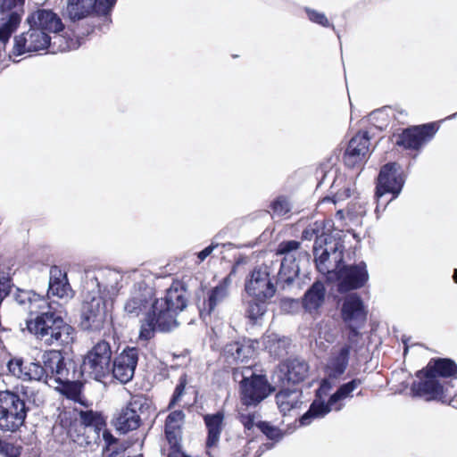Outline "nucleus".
I'll return each mask as SVG.
<instances>
[{
  "instance_id": "22",
  "label": "nucleus",
  "mask_w": 457,
  "mask_h": 457,
  "mask_svg": "<svg viewBox=\"0 0 457 457\" xmlns=\"http://www.w3.org/2000/svg\"><path fill=\"white\" fill-rule=\"evenodd\" d=\"M327 289L321 280H315L303 293L301 304L309 314L317 313L326 300Z\"/></svg>"
},
{
  "instance_id": "40",
  "label": "nucleus",
  "mask_w": 457,
  "mask_h": 457,
  "mask_svg": "<svg viewBox=\"0 0 457 457\" xmlns=\"http://www.w3.org/2000/svg\"><path fill=\"white\" fill-rule=\"evenodd\" d=\"M391 106L386 105L373 110V129L383 131L386 129L390 122Z\"/></svg>"
},
{
  "instance_id": "52",
  "label": "nucleus",
  "mask_w": 457,
  "mask_h": 457,
  "mask_svg": "<svg viewBox=\"0 0 457 457\" xmlns=\"http://www.w3.org/2000/svg\"><path fill=\"white\" fill-rule=\"evenodd\" d=\"M361 384V380L353 378L346 383L340 385L336 391H337L343 398L348 397L352 392Z\"/></svg>"
},
{
  "instance_id": "18",
  "label": "nucleus",
  "mask_w": 457,
  "mask_h": 457,
  "mask_svg": "<svg viewBox=\"0 0 457 457\" xmlns=\"http://www.w3.org/2000/svg\"><path fill=\"white\" fill-rule=\"evenodd\" d=\"M155 297V289L145 281L136 283L129 299L124 304L125 312L130 317H138L140 313L149 311Z\"/></svg>"
},
{
  "instance_id": "8",
  "label": "nucleus",
  "mask_w": 457,
  "mask_h": 457,
  "mask_svg": "<svg viewBox=\"0 0 457 457\" xmlns=\"http://www.w3.org/2000/svg\"><path fill=\"white\" fill-rule=\"evenodd\" d=\"M79 363L75 359L63 357L62 365L55 370L54 382L58 384L60 393L66 398L74 400L79 396L82 388L83 381L87 380V374L78 368Z\"/></svg>"
},
{
  "instance_id": "51",
  "label": "nucleus",
  "mask_w": 457,
  "mask_h": 457,
  "mask_svg": "<svg viewBox=\"0 0 457 457\" xmlns=\"http://www.w3.org/2000/svg\"><path fill=\"white\" fill-rule=\"evenodd\" d=\"M22 447L4 441L0 454L4 457H21Z\"/></svg>"
},
{
  "instance_id": "60",
  "label": "nucleus",
  "mask_w": 457,
  "mask_h": 457,
  "mask_svg": "<svg viewBox=\"0 0 457 457\" xmlns=\"http://www.w3.org/2000/svg\"><path fill=\"white\" fill-rule=\"evenodd\" d=\"M275 445L276 444L271 442L262 444L255 452V457H261L266 451L274 448Z\"/></svg>"
},
{
  "instance_id": "30",
  "label": "nucleus",
  "mask_w": 457,
  "mask_h": 457,
  "mask_svg": "<svg viewBox=\"0 0 457 457\" xmlns=\"http://www.w3.org/2000/svg\"><path fill=\"white\" fill-rule=\"evenodd\" d=\"M330 411L331 408L324 398L314 396L309 409L300 417L299 422L302 426L310 425L313 420L324 418Z\"/></svg>"
},
{
  "instance_id": "53",
  "label": "nucleus",
  "mask_w": 457,
  "mask_h": 457,
  "mask_svg": "<svg viewBox=\"0 0 457 457\" xmlns=\"http://www.w3.org/2000/svg\"><path fill=\"white\" fill-rule=\"evenodd\" d=\"M101 432L103 440L104 441V445L103 447V454H105L107 452L110 451V447L112 445L118 444L119 439L115 437L112 435V431L108 429L106 427Z\"/></svg>"
},
{
  "instance_id": "36",
  "label": "nucleus",
  "mask_w": 457,
  "mask_h": 457,
  "mask_svg": "<svg viewBox=\"0 0 457 457\" xmlns=\"http://www.w3.org/2000/svg\"><path fill=\"white\" fill-rule=\"evenodd\" d=\"M268 301L259 299L258 297H252V300L248 302L245 315L253 323H256L266 313Z\"/></svg>"
},
{
  "instance_id": "23",
  "label": "nucleus",
  "mask_w": 457,
  "mask_h": 457,
  "mask_svg": "<svg viewBox=\"0 0 457 457\" xmlns=\"http://www.w3.org/2000/svg\"><path fill=\"white\" fill-rule=\"evenodd\" d=\"M424 371H430L439 380L456 379L457 378V363L454 360L448 357H435L430 359L427 366L419 370V374Z\"/></svg>"
},
{
  "instance_id": "26",
  "label": "nucleus",
  "mask_w": 457,
  "mask_h": 457,
  "mask_svg": "<svg viewBox=\"0 0 457 457\" xmlns=\"http://www.w3.org/2000/svg\"><path fill=\"white\" fill-rule=\"evenodd\" d=\"M142 420L133 404L129 403L121 409L118 417L114 420V427L120 434H127L129 431L138 428Z\"/></svg>"
},
{
  "instance_id": "46",
  "label": "nucleus",
  "mask_w": 457,
  "mask_h": 457,
  "mask_svg": "<svg viewBox=\"0 0 457 457\" xmlns=\"http://www.w3.org/2000/svg\"><path fill=\"white\" fill-rule=\"evenodd\" d=\"M270 206L274 214L279 217L287 214L291 211V204L285 195L276 197Z\"/></svg>"
},
{
  "instance_id": "33",
  "label": "nucleus",
  "mask_w": 457,
  "mask_h": 457,
  "mask_svg": "<svg viewBox=\"0 0 457 457\" xmlns=\"http://www.w3.org/2000/svg\"><path fill=\"white\" fill-rule=\"evenodd\" d=\"M320 238L315 240L312 247L315 266L321 274H332L333 268L328 264L332 260L331 255L328 249L320 247Z\"/></svg>"
},
{
  "instance_id": "31",
  "label": "nucleus",
  "mask_w": 457,
  "mask_h": 457,
  "mask_svg": "<svg viewBox=\"0 0 457 457\" xmlns=\"http://www.w3.org/2000/svg\"><path fill=\"white\" fill-rule=\"evenodd\" d=\"M66 13L71 22L87 18L93 14L92 0H67Z\"/></svg>"
},
{
  "instance_id": "59",
  "label": "nucleus",
  "mask_w": 457,
  "mask_h": 457,
  "mask_svg": "<svg viewBox=\"0 0 457 457\" xmlns=\"http://www.w3.org/2000/svg\"><path fill=\"white\" fill-rule=\"evenodd\" d=\"M345 398H343L342 395L337 391H335L330 396L328 397V402H326L328 404H329V407L332 409V407H335L336 411H340L342 409V404L340 403Z\"/></svg>"
},
{
  "instance_id": "4",
  "label": "nucleus",
  "mask_w": 457,
  "mask_h": 457,
  "mask_svg": "<svg viewBox=\"0 0 457 457\" xmlns=\"http://www.w3.org/2000/svg\"><path fill=\"white\" fill-rule=\"evenodd\" d=\"M29 30L14 37L12 54L16 56L29 52H37L49 49L50 52L69 51L79 46L78 40L65 39L64 45L55 47V41L52 43V37L36 26H29Z\"/></svg>"
},
{
  "instance_id": "28",
  "label": "nucleus",
  "mask_w": 457,
  "mask_h": 457,
  "mask_svg": "<svg viewBox=\"0 0 457 457\" xmlns=\"http://www.w3.org/2000/svg\"><path fill=\"white\" fill-rule=\"evenodd\" d=\"M299 274L300 267L296 262L295 256L284 257L281 261L280 268L277 275L276 284H282L283 288L286 286H291Z\"/></svg>"
},
{
  "instance_id": "25",
  "label": "nucleus",
  "mask_w": 457,
  "mask_h": 457,
  "mask_svg": "<svg viewBox=\"0 0 457 457\" xmlns=\"http://www.w3.org/2000/svg\"><path fill=\"white\" fill-rule=\"evenodd\" d=\"M224 419L225 415L222 411L208 413L204 416V425L207 429L205 439V448L207 450L218 445L224 427Z\"/></svg>"
},
{
  "instance_id": "64",
  "label": "nucleus",
  "mask_w": 457,
  "mask_h": 457,
  "mask_svg": "<svg viewBox=\"0 0 457 457\" xmlns=\"http://www.w3.org/2000/svg\"><path fill=\"white\" fill-rule=\"evenodd\" d=\"M125 450H126L125 446H117V447L113 448L112 451H109L110 453L107 454L106 457H117L119 454H120Z\"/></svg>"
},
{
  "instance_id": "38",
  "label": "nucleus",
  "mask_w": 457,
  "mask_h": 457,
  "mask_svg": "<svg viewBox=\"0 0 457 457\" xmlns=\"http://www.w3.org/2000/svg\"><path fill=\"white\" fill-rule=\"evenodd\" d=\"M290 344V338L273 334L268 340L267 347L273 356L281 357L287 353Z\"/></svg>"
},
{
  "instance_id": "42",
  "label": "nucleus",
  "mask_w": 457,
  "mask_h": 457,
  "mask_svg": "<svg viewBox=\"0 0 457 457\" xmlns=\"http://www.w3.org/2000/svg\"><path fill=\"white\" fill-rule=\"evenodd\" d=\"M303 10L311 22L318 24L323 28H332V29L337 32L335 26L329 22L324 12H319L311 7H304Z\"/></svg>"
},
{
  "instance_id": "45",
  "label": "nucleus",
  "mask_w": 457,
  "mask_h": 457,
  "mask_svg": "<svg viewBox=\"0 0 457 457\" xmlns=\"http://www.w3.org/2000/svg\"><path fill=\"white\" fill-rule=\"evenodd\" d=\"M374 199L376 202L375 213L377 215V219L379 218V215L382 212H384L387 205L393 202L395 199H392V195H389L387 192L379 191L375 188L374 192Z\"/></svg>"
},
{
  "instance_id": "43",
  "label": "nucleus",
  "mask_w": 457,
  "mask_h": 457,
  "mask_svg": "<svg viewBox=\"0 0 457 457\" xmlns=\"http://www.w3.org/2000/svg\"><path fill=\"white\" fill-rule=\"evenodd\" d=\"M338 179L334 178L333 183L330 187V195H327L323 198L322 202H330L336 204L339 201H344L351 196V189L348 187H344L343 189H338L334 191L336 184L337 183Z\"/></svg>"
},
{
  "instance_id": "14",
  "label": "nucleus",
  "mask_w": 457,
  "mask_h": 457,
  "mask_svg": "<svg viewBox=\"0 0 457 457\" xmlns=\"http://www.w3.org/2000/svg\"><path fill=\"white\" fill-rule=\"evenodd\" d=\"M79 426L83 428V435H78V440L82 446L92 444L99 445L101 443V431L107 426V418L102 411L89 410L78 411Z\"/></svg>"
},
{
  "instance_id": "55",
  "label": "nucleus",
  "mask_w": 457,
  "mask_h": 457,
  "mask_svg": "<svg viewBox=\"0 0 457 457\" xmlns=\"http://www.w3.org/2000/svg\"><path fill=\"white\" fill-rule=\"evenodd\" d=\"M25 0H0V10L2 12L19 10L23 6Z\"/></svg>"
},
{
  "instance_id": "2",
  "label": "nucleus",
  "mask_w": 457,
  "mask_h": 457,
  "mask_svg": "<svg viewBox=\"0 0 457 457\" xmlns=\"http://www.w3.org/2000/svg\"><path fill=\"white\" fill-rule=\"evenodd\" d=\"M59 305L46 302V311L38 313L34 320H27V329L47 345H68L74 341L75 328L63 320L61 312L55 308Z\"/></svg>"
},
{
  "instance_id": "15",
  "label": "nucleus",
  "mask_w": 457,
  "mask_h": 457,
  "mask_svg": "<svg viewBox=\"0 0 457 457\" xmlns=\"http://www.w3.org/2000/svg\"><path fill=\"white\" fill-rule=\"evenodd\" d=\"M407 175L397 162H387L383 164L376 178V189L387 192L392 199H397L401 195Z\"/></svg>"
},
{
  "instance_id": "58",
  "label": "nucleus",
  "mask_w": 457,
  "mask_h": 457,
  "mask_svg": "<svg viewBox=\"0 0 457 457\" xmlns=\"http://www.w3.org/2000/svg\"><path fill=\"white\" fill-rule=\"evenodd\" d=\"M300 306V301L294 298H286L281 301V308L287 312H295Z\"/></svg>"
},
{
  "instance_id": "19",
  "label": "nucleus",
  "mask_w": 457,
  "mask_h": 457,
  "mask_svg": "<svg viewBox=\"0 0 457 457\" xmlns=\"http://www.w3.org/2000/svg\"><path fill=\"white\" fill-rule=\"evenodd\" d=\"M138 352L137 347L126 346L112 361L111 373L121 384H127L134 378L138 362Z\"/></svg>"
},
{
  "instance_id": "62",
  "label": "nucleus",
  "mask_w": 457,
  "mask_h": 457,
  "mask_svg": "<svg viewBox=\"0 0 457 457\" xmlns=\"http://www.w3.org/2000/svg\"><path fill=\"white\" fill-rule=\"evenodd\" d=\"M212 248L206 246L197 253V258L199 259L200 262H204L208 256L212 254Z\"/></svg>"
},
{
  "instance_id": "47",
  "label": "nucleus",
  "mask_w": 457,
  "mask_h": 457,
  "mask_svg": "<svg viewBox=\"0 0 457 457\" xmlns=\"http://www.w3.org/2000/svg\"><path fill=\"white\" fill-rule=\"evenodd\" d=\"M301 246V243L297 240H284L280 242L276 250L277 255L295 256L294 252L297 251Z\"/></svg>"
},
{
  "instance_id": "20",
  "label": "nucleus",
  "mask_w": 457,
  "mask_h": 457,
  "mask_svg": "<svg viewBox=\"0 0 457 457\" xmlns=\"http://www.w3.org/2000/svg\"><path fill=\"white\" fill-rule=\"evenodd\" d=\"M26 23L31 27H37L48 35L51 33L55 34L54 39H59L60 41L62 39L59 34L64 30L65 25L59 14L53 9L37 8L29 13L26 18Z\"/></svg>"
},
{
  "instance_id": "39",
  "label": "nucleus",
  "mask_w": 457,
  "mask_h": 457,
  "mask_svg": "<svg viewBox=\"0 0 457 457\" xmlns=\"http://www.w3.org/2000/svg\"><path fill=\"white\" fill-rule=\"evenodd\" d=\"M256 427L268 440L274 444L281 441L285 436V433L282 429L267 420L257 421Z\"/></svg>"
},
{
  "instance_id": "1",
  "label": "nucleus",
  "mask_w": 457,
  "mask_h": 457,
  "mask_svg": "<svg viewBox=\"0 0 457 457\" xmlns=\"http://www.w3.org/2000/svg\"><path fill=\"white\" fill-rule=\"evenodd\" d=\"M187 285L176 281L165 291L161 299H155L145 314V326L142 325L139 338L150 340L154 332L169 333L179 326L178 315L187 307Z\"/></svg>"
},
{
  "instance_id": "17",
  "label": "nucleus",
  "mask_w": 457,
  "mask_h": 457,
  "mask_svg": "<svg viewBox=\"0 0 457 457\" xmlns=\"http://www.w3.org/2000/svg\"><path fill=\"white\" fill-rule=\"evenodd\" d=\"M64 355L60 350L46 351L42 354V363L40 361H31L26 364L24 371V379L38 380L48 382L53 380L55 376L56 366L62 365Z\"/></svg>"
},
{
  "instance_id": "34",
  "label": "nucleus",
  "mask_w": 457,
  "mask_h": 457,
  "mask_svg": "<svg viewBox=\"0 0 457 457\" xmlns=\"http://www.w3.org/2000/svg\"><path fill=\"white\" fill-rule=\"evenodd\" d=\"M323 245L325 249L328 250L335 265L339 257L344 258L345 245L340 237L324 235V237L320 240V247L322 248Z\"/></svg>"
},
{
  "instance_id": "21",
  "label": "nucleus",
  "mask_w": 457,
  "mask_h": 457,
  "mask_svg": "<svg viewBox=\"0 0 457 457\" xmlns=\"http://www.w3.org/2000/svg\"><path fill=\"white\" fill-rule=\"evenodd\" d=\"M370 137L368 130L361 131L351 138L343 154L345 165L350 169L363 164L369 153Z\"/></svg>"
},
{
  "instance_id": "3",
  "label": "nucleus",
  "mask_w": 457,
  "mask_h": 457,
  "mask_svg": "<svg viewBox=\"0 0 457 457\" xmlns=\"http://www.w3.org/2000/svg\"><path fill=\"white\" fill-rule=\"evenodd\" d=\"M29 388L21 386L12 390H0V430L16 433L25 426L30 411Z\"/></svg>"
},
{
  "instance_id": "44",
  "label": "nucleus",
  "mask_w": 457,
  "mask_h": 457,
  "mask_svg": "<svg viewBox=\"0 0 457 457\" xmlns=\"http://www.w3.org/2000/svg\"><path fill=\"white\" fill-rule=\"evenodd\" d=\"M165 438L170 445V449L182 445L181 426L170 427L164 426Z\"/></svg>"
},
{
  "instance_id": "56",
  "label": "nucleus",
  "mask_w": 457,
  "mask_h": 457,
  "mask_svg": "<svg viewBox=\"0 0 457 457\" xmlns=\"http://www.w3.org/2000/svg\"><path fill=\"white\" fill-rule=\"evenodd\" d=\"M185 419V413L182 410L171 411L165 420V426L176 427L181 426L179 422H182Z\"/></svg>"
},
{
  "instance_id": "24",
  "label": "nucleus",
  "mask_w": 457,
  "mask_h": 457,
  "mask_svg": "<svg viewBox=\"0 0 457 457\" xmlns=\"http://www.w3.org/2000/svg\"><path fill=\"white\" fill-rule=\"evenodd\" d=\"M203 294V289L200 288L196 292V297L198 303H200L201 295ZM229 293H225L224 290L218 287H212L207 292V298L204 300L202 305L197 303V309L199 312L200 318L204 321L206 318H210L212 312L215 310L216 306L223 302L228 296Z\"/></svg>"
},
{
  "instance_id": "7",
  "label": "nucleus",
  "mask_w": 457,
  "mask_h": 457,
  "mask_svg": "<svg viewBox=\"0 0 457 457\" xmlns=\"http://www.w3.org/2000/svg\"><path fill=\"white\" fill-rule=\"evenodd\" d=\"M277 386L271 384L265 374L251 372L250 376L243 375L239 383L240 402L246 408L257 407L276 392Z\"/></svg>"
},
{
  "instance_id": "10",
  "label": "nucleus",
  "mask_w": 457,
  "mask_h": 457,
  "mask_svg": "<svg viewBox=\"0 0 457 457\" xmlns=\"http://www.w3.org/2000/svg\"><path fill=\"white\" fill-rule=\"evenodd\" d=\"M368 311L362 298L357 293H350L341 299L340 317L349 329V340L353 342L360 336L367 320Z\"/></svg>"
},
{
  "instance_id": "16",
  "label": "nucleus",
  "mask_w": 457,
  "mask_h": 457,
  "mask_svg": "<svg viewBox=\"0 0 457 457\" xmlns=\"http://www.w3.org/2000/svg\"><path fill=\"white\" fill-rule=\"evenodd\" d=\"M245 290L252 297L270 300L276 294V285L270 278V267L255 266L245 280Z\"/></svg>"
},
{
  "instance_id": "12",
  "label": "nucleus",
  "mask_w": 457,
  "mask_h": 457,
  "mask_svg": "<svg viewBox=\"0 0 457 457\" xmlns=\"http://www.w3.org/2000/svg\"><path fill=\"white\" fill-rule=\"evenodd\" d=\"M415 377L419 380H414L411 385L410 396L411 398H420L427 402L439 401L447 396L449 386H453L451 382H441L430 371L419 374V370H417Z\"/></svg>"
},
{
  "instance_id": "13",
  "label": "nucleus",
  "mask_w": 457,
  "mask_h": 457,
  "mask_svg": "<svg viewBox=\"0 0 457 457\" xmlns=\"http://www.w3.org/2000/svg\"><path fill=\"white\" fill-rule=\"evenodd\" d=\"M106 319V304L100 295H88L82 302L79 327L84 331H99Z\"/></svg>"
},
{
  "instance_id": "63",
  "label": "nucleus",
  "mask_w": 457,
  "mask_h": 457,
  "mask_svg": "<svg viewBox=\"0 0 457 457\" xmlns=\"http://www.w3.org/2000/svg\"><path fill=\"white\" fill-rule=\"evenodd\" d=\"M329 171H327L323 167H320L317 170V174L320 175V179H319L318 187H320L321 184L325 182V179L328 176Z\"/></svg>"
},
{
  "instance_id": "48",
  "label": "nucleus",
  "mask_w": 457,
  "mask_h": 457,
  "mask_svg": "<svg viewBox=\"0 0 457 457\" xmlns=\"http://www.w3.org/2000/svg\"><path fill=\"white\" fill-rule=\"evenodd\" d=\"M186 386H187V375L183 374L182 376H180L179 382L176 385L175 389L172 393V395L170 399L169 405H168L169 409H171L172 407H174L177 404V403L180 400L181 396L185 393Z\"/></svg>"
},
{
  "instance_id": "27",
  "label": "nucleus",
  "mask_w": 457,
  "mask_h": 457,
  "mask_svg": "<svg viewBox=\"0 0 457 457\" xmlns=\"http://www.w3.org/2000/svg\"><path fill=\"white\" fill-rule=\"evenodd\" d=\"M350 353L351 346L345 345L328 360L326 373L330 378H337L345 373L348 366Z\"/></svg>"
},
{
  "instance_id": "54",
  "label": "nucleus",
  "mask_w": 457,
  "mask_h": 457,
  "mask_svg": "<svg viewBox=\"0 0 457 457\" xmlns=\"http://www.w3.org/2000/svg\"><path fill=\"white\" fill-rule=\"evenodd\" d=\"M319 232L320 226L318 224V221H316L312 226H309L303 229V231L302 232V239L312 240L313 237H315V240H317L318 238H323L326 233H322L320 236H319Z\"/></svg>"
},
{
  "instance_id": "11",
  "label": "nucleus",
  "mask_w": 457,
  "mask_h": 457,
  "mask_svg": "<svg viewBox=\"0 0 457 457\" xmlns=\"http://www.w3.org/2000/svg\"><path fill=\"white\" fill-rule=\"evenodd\" d=\"M310 373L309 362L300 356H290L282 361L277 367L272 381L279 387L295 386L303 383Z\"/></svg>"
},
{
  "instance_id": "37",
  "label": "nucleus",
  "mask_w": 457,
  "mask_h": 457,
  "mask_svg": "<svg viewBox=\"0 0 457 457\" xmlns=\"http://www.w3.org/2000/svg\"><path fill=\"white\" fill-rule=\"evenodd\" d=\"M117 3V0H92L93 14L103 17L104 25L109 26L112 22L111 14Z\"/></svg>"
},
{
  "instance_id": "29",
  "label": "nucleus",
  "mask_w": 457,
  "mask_h": 457,
  "mask_svg": "<svg viewBox=\"0 0 457 457\" xmlns=\"http://www.w3.org/2000/svg\"><path fill=\"white\" fill-rule=\"evenodd\" d=\"M13 298L20 305L29 303L30 314L36 312L37 309H45V304L47 302L43 295L35 291L24 290L20 287H16Z\"/></svg>"
},
{
  "instance_id": "41",
  "label": "nucleus",
  "mask_w": 457,
  "mask_h": 457,
  "mask_svg": "<svg viewBox=\"0 0 457 457\" xmlns=\"http://www.w3.org/2000/svg\"><path fill=\"white\" fill-rule=\"evenodd\" d=\"M224 355L227 358H232L233 361H244L246 358L245 346L238 341H232L224 346Z\"/></svg>"
},
{
  "instance_id": "9",
  "label": "nucleus",
  "mask_w": 457,
  "mask_h": 457,
  "mask_svg": "<svg viewBox=\"0 0 457 457\" xmlns=\"http://www.w3.org/2000/svg\"><path fill=\"white\" fill-rule=\"evenodd\" d=\"M438 129L439 125L435 121L408 126L395 137V145L403 150L413 152L412 158L416 159Z\"/></svg>"
},
{
  "instance_id": "61",
  "label": "nucleus",
  "mask_w": 457,
  "mask_h": 457,
  "mask_svg": "<svg viewBox=\"0 0 457 457\" xmlns=\"http://www.w3.org/2000/svg\"><path fill=\"white\" fill-rule=\"evenodd\" d=\"M230 284H231V277H230V275H227L221 280L219 281V283L216 285V287L224 290L225 293H228V287L230 286Z\"/></svg>"
},
{
  "instance_id": "6",
  "label": "nucleus",
  "mask_w": 457,
  "mask_h": 457,
  "mask_svg": "<svg viewBox=\"0 0 457 457\" xmlns=\"http://www.w3.org/2000/svg\"><path fill=\"white\" fill-rule=\"evenodd\" d=\"M112 350L105 340L97 342L81 359L75 360L87 378L102 381L111 374Z\"/></svg>"
},
{
  "instance_id": "49",
  "label": "nucleus",
  "mask_w": 457,
  "mask_h": 457,
  "mask_svg": "<svg viewBox=\"0 0 457 457\" xmlns=\"http://www.w3.org/2000/svg\"><path fill=\"white\" fill-rule=\"evenodd\" d=\"M8 370L14 376L23 377L26 364L22 358H12L7 362Z\"/></svg>"
},
{
  "instance_id": "57",
  "label": "nucleus",
  "mask_w": 457,
  "mask_h": 457,
  "mask_svg": "<svg viewBox=\"0 0 457 457\" xmlns=\"http://www.w3.org/2000/svg\"><path fill=\"white\" fill-rule=\"evenodd\" d=\"M330 379L331 378L329 377L328 378L321 379L318 388L315 389V397L324 398L328 395L333 387V383Z\"/></svg>"
},
{
  "instance_id": "5",
  "label": "nucleus",
  "mask_w": 457,
  "mask_h": 457,
  "mask_svg": "<svg viewBox=\"0 0 457 457\" xmlns=\"http://www.w3.org/2000/svg\"><path fill=\"white\" fill-rule=\"evenodd\" d=\"M337 291L343 295L363 287L370 278L367 264L364 261L348 264L345 258L339 257L332 270Z\"/></svg>"
},
{
  "instance_id": "50",
  "label": "nucleus",
  "mask_w": 457,
  "mask_h": 457,
  "mask_svg": "<svg viewBox=\"0 0 457 457\" xmlns=\"http://www.w3.org/2000/svg\"><path fill=\"white\" fill-rule=\"evenodd\" d=\"M257 413L255 411L253 412H239L238 413V420L244 426V428L245 431H250L253 428V427H256V419Z\"/></svg>"
},
{
  "instance_id": "35",
  "label": "nucleus",
  "mask_w": 457,
  "mask_h": 457,
  "mask_svg": "<svg viewBox=\"0 0 457 457\" xmlns=\"http://www.w3.org/2000/svg\"><path fill=\"white\" fill-rule=\"evenodd\" d=\"M61 270L56 267H52L50 270V278L47 289V297L50 295L63 297L66 294V287L68 284L63 282V279L58 276H61Z\"/></svg>"
},
{
  "instance_id": "32",
  "label": "nucleus",
  "mask_w": 457,
  "mask_h": 457,
  "mask_svg": "<svg viewBox=\"0 0 457 457\" xmlns=\"http://www.w3.org/2000/svg\"><path fill=\"white\" fill-rule=\"evenodd\" d=\"M295 393H299L297 397L301 396L303 394L301 390L296 388L289 386L280 387L279 392L276 394V402L281 412L286 413L299 406L300 402L298 399H291L293 394Z\"/></svg>"
}]
</instances>
